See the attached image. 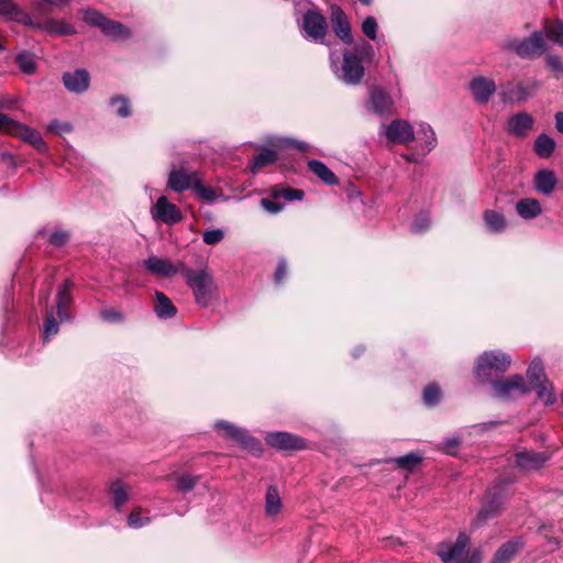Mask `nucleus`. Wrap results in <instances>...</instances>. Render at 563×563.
<instances>
[{"label": "nucleus", "mask_w": 563, "mask_h": 563, "mask_svg": "<svg viewBox=\"0 0 563 563\" xmlns=\"http://www.w3.org/2000/svg\"><path fill=\"white\" fill-rule=\"evenodd\" d=\"M543 31L547 33V37L552 42L559 44L563 48V22L555 21L550 22L547 20L543 25Z\"/></svg>", "instance_id": "nucleus-38"}, {"label": "nucleus", "mask_w": 563, "mask_h": 563, "mask_svg": "<svg viewBox=\"0 0 563 563\" xmlns=\"http://www.w3.org/2000/svg\"><path fill=\"white\" fill-rule=\"evenodd\" d=\"M499 95L504 102H523L532 96V91L523 84L508 82L501 86Z\"/></svg>", "instance_id": "nucleus-21"}, {"label": "nucleus", "mask_w": 563, "mask_h": 563, "mask_svg": "<svg viewBox=\"0 0 563 563\" xmlns=\"http://www.w3.org/2000/svg\"><path fill=\"white\" fill-rule=\"evenodd\" d=\"M272 196L274 199H285L288 201H296V200H301L305 196V192L300 189L276 186L272 190Z\"/></svg>", "instance_id": "nucleus-39"}, {"label": "nucleus", "mask_w": 563, "mask_h": 563, "mask_svg": "<svg viewBox=\"0 0 563 563\" xmlns=\"http://www.w3.org/2000/svg\"><path fill=\"white\" fill-rule=\"evenodd\" d=\"M282 509V500L276 486H269L265 496V511L268 516L277 515Z\"/></svg>", "instance_id": "nucleus-36"}, {"label": "nucleus", "mask_w": 563, "mask_h": 563, "mask_svg": "<svg viewBox=\"0 0 563 563\" xmlns=\"http://www.w3.org/2000/svg\"><path fill=\"white\" fill-rule=\"evenodd\" d=\"M421 461V456L416 453H409L404 456H399L396 459V463L405 470L415 468Z\"/></svg>", "instance_id": "nucleus-48"}, {"label": "nucleus", "mask_w": 563, "mask_h": 563, "mask_svg": "<svg viewBox=\"0 0 563 563\" xmlns=\"http://www.w3.org/2000/svg\"><path fill=\"white\" fill-rule=\"evenodd\" d=\"M543 31H534L529 37L518 40L509 38L505 41L504 47L515 52L523 59L540 57L548 48Z\"/></svg>", "instance_id": "nucleus-3"}, {"label": "nucleus", "mask_w": 563, "mask_h": 563, "mask_svg": "<svg viewBox=\"0 0 563 563\" xmlns=\"http://www.w3.org/2000/svg\"><path fill=\"white\" fill-rule=\"evenodd\" d=\"M71 284L66 280L57 291L56 296V314L60 322L70 321V314L68 308L71 305L73 298L70 294Z\"/></svg>", "instance_id": "nucleus-22"}, {"label": "nucleus", "mask_w": 563, "mask_h": 563, "mask_svg": "<svg viewBox=\"0 0 563 563\" xmlns=\"http://www.w3.org/2000/svg\"><path fill=\"white\" fill-rule=\"evenodd\" d=\"M555 126L556 130L563 134V112H558L555 114Z\"/></svg>", "instance_id": "nucleus-62"}, {"label": "nucleus", "mask_w": 563, "mask_h": 563, "mask_svg": "<svg viewBox=\"0 0 563 563\" xmlns=\"http://www.w3.org/2000/svg\"><path fill=\"white\" fill-rule=\"evenodd\" d=\"M547 65L555 73L563 74V63L556 55H548L545 57Z\"/></svg>", "instance_id": "nucleus-58"}, {"label": "nucleus", "mask_w": 563, "mask_h": 563, "mask_svg": "<svg viewBox=\"0 0 563 563\" xmlns=\"http://www.w3.org/2000/svg\"><path fill=\"white\" fill-rule=\"evenodd\" d=\"M150 522L148 517H141V512L139 509L133 510L128 518V525L131 528L139 529L144 527Z\"/></svg>", "instance_id": "nucleus-53"}, {"label": "nucleus", "mask_w": 563, "mask_h": 563, "mask_svg": "<svg viewBox=\"0 0 563 563\" xmlns=\"http://www.w3.org/2000/svg\"><path fill=\"white\" fill-rule=\"evenodd\" d=\"M461 443V439L459 437L448 438L442 441L440 448L448 454H454Z\"/></svg>", "instance_id": "nucleus-54"}, {"label": "nucleus", "mask_w": 563, "mask_h": 563, "mask_svg": "<svg viewBox=\"0 0 563 563\" xmlns=\"http://www.w3.org/2000/svg\"><path fill=\"white\" fill-rule=\"evenodd\" d=\"M261 206L269 213H278L284 209V205L279 202H275L268 198H263L261 200Z\"/></svg>", "instance_id": "nucleus-57"}, {"label": "nucleus", "mask_w": 563, "mask_h": 563, "mask_svg": "<svg viewBox=\"0 0 563 563\" xmlns=\"http://www.w3.org/2000/svg\"><path fill=\"white\" fill-rule=\"evenodd\" d=\"M441 398V389L437 385H429L423 390V401L427 406H434Z\"/></svg>", "instance_id": "nucleus-45"}, {"label": "nucleus", "mask_w": 563, "mask_h": 563, "mask_svg": "<svg viewBox=\"0 0 563 563\" xmlns=\"http://www.w3.org/2000/svg\"><path fill=\"white\" fill-rule=\"evenodd\" d=\"M15 136L21 137L23 141L30 143L34 148H36L40 152H46L47 145L44 142L42 135L34 129H31L27 125H24L20 123L18 126L16 133H14Z\"/></svg>", "instance_id": "nucleus-26"}, {"label": "nucleus", "mask_w": 563, "mask_h": 563, "mask_svg": "<svg viewBox=\"0 0 563 563\" xmlns=\"http://www.w3.org/2000/svg\"><path fill=\"white\" fill-rule=\"evenodd\" d=\"M68 233L65 231H55L49 236V242L56 246H62L68 241Z\"/></svg>", "instance_id": "nucleus-59"}, {"label": "nucleus", "mask_w": 563, "mask_h": 563, "mask_svg": "<svg viewBox=\"0 0 563 563\" xmlns=\"http://www.w3.org/2000/svg\"><path fill=\"white\" fill-rule=\"evenodd\" d=\"M33 29L44 30L48 33L59 34V35H71L75 33V29L71 24L65 21L58 20H49L45 23H34Z\"/></svg>", "instance_id": "nucleus-30"}, {"label": "nucleus", "mask_w": 563, "mask_h": 563, "mask_svg": "<svg viewBox=\"0 0 563 563\" xmlns=\"http://www.w3.org/2000/svg\"><path fill=\"white\" fill-rule=\"evenodd\" d=\"M550 460L548 452L522 450L516 453V464L523 471L541 468Z\"/></svg>", "instance_id": "nucleus-16"}, {"label": "nucleus", "mask_w": 563, "mask_h": 563, "mask_svg": "<svg viewBox=\"0 0 563 563\" xmlns=\"http://www.w3.org/2000/svg\"><path fill=\"white\" fill-rule=\"evenodd\" d=\"M394 100L389 92L380 87H373L368 91V100L366 101V109L377 115H385L393 113Z\"/></svg>", "instance_id": "nucleus-11"}, {"label": "nucleus", "mask_w": 563, "mask_h": 563, "mask_svg": "<svg viewBox=\"0 0 563 563\" xmlns=\"http://www.w3.org/2000/svg\"><path fill=\"white\" fill-rule=\"evenodd\" d=\"M2 158H3V159H10V161H12V156H11V154H9V153H4V154L2 155Z\"/></svg>", "instance_id": "nucleus-63"}, {"label": "nucleus", "mask_w": 563, "mask_h": 563, "mask_svg": "<svg viewBox=\"0 0 563 563\" xmlns=\"http://www.w3.org/2000/svg\"><path fill=\"white\" fill-rule=\"evenodd\" d=\"M499 508V503L497 500H492L490 503L484 505L478 511L476 518V525L486 521L488 518L493 517L497 509Z\"/></svg>", "instance_id": "nucleus-46"}, {"label": "nucleus", "mask_w": 563, "mask_h": 563, "mask_svg": "<svg viewBox=\"0 0 563 563\" xmlns=\"http://www.w3.org/2000/svg\"><path fill=\"white\" fill-rule=\"evenodd\" d=\"M114 507L120 510L121 507L129 500L131 487L120 479L114 481L110 486Z\"/></svg>", "instance_id": "nucleus-32"}, {"label": "nucleus", "mask_w": 563, "mask_h": 563, "mask_svg": "<svg viewBox=\"0 0 563 563\" xmlns=\"http://www.w3.org/2000/svg\"><path fill=\"white\" fill-rule=\"evenodd\" d=\"M265 441L272 448L280 451H298L306 448L303 439L288 432H271L265 437Z\"/></svg>", "instance_id": "nucleus-14"}, {"label": "nucleus", "mask_w": 563, "mask_h": 563, "mask_svg": "<svg viewBox=\"0 0 563 563\" xmlns=\"http://www.w3.org/2000/svg\"><path fill=\"white\" fill-rule=\"evenodd\" d=\"M101 318L106 321H111V322H120L123 320V316L121 314V312L113 310V309H108V310L101 311Z\"/></svg>", "instance_id": "nucleus-60"}, {"label": "nucleus", "mask_w": 563, "mask_h": 563, "mask_svg": "<svg viewBox=\"0 0 563 563\" xmlns=\"http://www.w3.org/2000/svg\"><path fill=\"white\" fill-rule=\"evenodd\" d=\"M152 216L165 224L173 225L181 221L180 209L170 202L165 196H161L152 208Z\"/></svg>", "instance_id": "nucleus-13"}, {"label": "nucleus", "mask_w": 563, "mask_h": 563, "mask_svg": "<svg viewBox=\"0 0 563 563\" xmlns=\"http://www.w3.org/2000/svg\"><path fill=\"white\" fill-rule=\"evenodd\" d=\"M86 23L101 29V31L115 40H123L130 36V31L119 22L111 21L93 9H87L82 13Z\"/></svg>", "instance_id": "nucleus-7"}, {"label": "nucleus", "mask_w": 563, "mask_h": 563, "mask_svg": "<svg viewBox=\"0 0 563 563\" xmlns=\"http://www.w3.org/2000/svg\"><path fill=\"white\" fill-rule=\"evenodd\" d=\"M156 302L154 311L158 318L168 319L173 318L177 313V309L172 300L162 291H155Z\"/></svg>", "instance_id": "nucleus-27"}, {"label": "nucleus", "mask_w": 563, "mask_h": 563, "mask_svg": "<svg viewBox=\"0 0 563 563\" xmlns=\"http://www.w3.org/2000/svg\"><path fill=\"white\" fill-rule=\"evenodd\" d=\"M199 180L197 172L188 170L185 167H175L169 172L167 186L176 192H183Z\"/></svg>", "instance_id": "nucleus-15"}, {"label": "nucleus", "mask_w": 563, "mask_h": 563, "mask_svg": "<svg viewBox=\"0 0 563 563\" xmlns=\"http://www.w3.org/2000/svg\"><path fill=\"white\" fill-rule=\"evenodd\" d=\"M328 32L325 18L314 10L307 11L302 16V36L311 42L322 43Z\"/></svg>", "instance_id": "nucleus-8"}, {"label": "nucleus", "mask_w": 563, "mask_h": 563, "mask_svg": "<svg viewBox=\"0 0 563 563\" xmlns=\"http://www.w3.org/2000/svg\"><path fill=\"white\" fill-rule=\"evenodd\" d=\"M537 391L538 398L545 405H553L556 400L554 388L551 382L543 379L533 385Z\"/></svg>", "instance_id": "nucleus-37"}, {"label": "nucleus", "mask_w": 563, "mask_h": 563, "mask_svg": "<svg viewBox=\"0 0 563 563\" xmlns=\"http://www.w3.org/2000/svg\"><path fill=\"white\" fill-rule=\"evenodd\" d=\"M558 184L556 175L553 170L541 169L533 178V186L537 192L544 196H550Z\"/></svg>", "instance_id": "nucleus-24"}, {"label": "nucleus", "mask_w": 563, "mask_h": 563, "mask_svg": "<svg viewBox=\"0 0 563 563\" xmlns=\"http://www.w3.org/2000/svg\"><path fill=\"white\" fill-rule=\"evenodd\" d=\"M279 148L273 147L266 148L262 151L258 155H256L253 159L251 172L256 174L261 168L268 166L276 162L277 159V151Z\"/></svg>", "instance_id": "nucleus-34"}, {"label": "nucleus", "mask_w": 563, "mask_h": 563, "mask_svg": "<svg viewBox=\"0 0 563 563\" xmlns=\"http://www.w3.org/2000/svg\"><path fill=\"white\" fill-rule=\"evenodd\" d=\"M533 125V119L529 113L520 112L508 121V131L517 136L525 135Z\"/></svg>", "instance_id": "nucleus-25"}, {"label": "nucleus", "mask_w": 563, "mask_h": 563, "mask_svg": "<svg viewBox=\"0 0 563 563\" xmlns=\"http://www.w3.org/2000/svg\"><path fill=\"white\" fill-rule=\"evenodd\" d=\"M287 274V265L284 260L278 262L276 272H275V282L276 284H280Z\"/></svg>", "instance_id": "nucleus-61"}, {"label": "nucleus", "mask_w": 563, "mask_h": 563, "mask_svg": "<svg viewBox=\"0 0 563 563\" xmlns=\"http://www.w3.org/2000/svg\"><path fill=\"white\" fill-rule=\"evenodd\" d=\"M522 547L520 540L504 543L495 553L490 563H509L518 550Z\"/></svg>", "instance_id": "nucleus-28"}, {"label": "nucleus", "mask_w": 563, "mask_h": 563, "mask_svg": "<svg viewBox=\"0 0 563 563\" xmlns=\"http://www.w3.org/2000/svg\"><path fill=\"white\" fill-rule=\"evenodd\" d=\"M484 222L487 230L492 233H501L507 227L505 217L495 210H486L484 212Z\"/></svg>", "instance_id": "nucleus-33"}, {"label": "nucleus", "mask_w": 563, "mask_h": 563, "mask_svg": "<svg viewBox=\"0 0 563 563\" xmlns=\"http://www.w3.org/2000/svg\"><path fill=\"white\" fill-rule=\"evenodd\" d=\"M194 188L207 201H212L216 198V191L211 187L202 186L200 177Z\"/></svg>", "instance_id": "nucleus-56"}, {"label": "nucleus", "mask_w": 563, "mask_h": 563, "mask_svg": "<svg viewBox=\"0 0 563 563\" xmlns=\"http://www.w3.org/2000/svg\"><path fill=\"white\" fill-rule=\"evenodd\" d=\"M470 90L477 103L485 104L496 91V85L493 79L477 76L471 80Z\"/></svg>", "instance_id": "nucleus-17"}, {"label": "nucleus", "mask_w": 563, "mask_h": 563, "mask_svg": "<svg viewBox=\"0 0 563 563\" xmlns=\"http://www.w3.org/2000/svg\"><path fill=\"white\" fill-rule=\"evenodd\" d=\"M331 22L336 36L345 44H352L353 36L346 14L338 5L331 7Z\"/></svg>", "instance_id": "nucleus-18"}, {"label": "nucleus", "mask_w": 563, "mask_h": 563, "mask_svg": "<svg viewBox=\"0 0 563 563\" xmlns=\"http://www.w3.org/2000/svg\"><path fill=\"white\" fill-rule=\"evenodd\" d=\"M15 62L19 68L27 75H31L36 69L34 57L29 53H21L16 56Z\"/></svg>", "instance_id": "nucleus-42"}, {"label": "nucleus", "mask_w": 563, "mask_h": 563, "mask_svg": "<svg viewBox=\"0 0 563 563\" xmlns=\"http://www.w3.org/2000/svg\"><path fill=\"white\" fill-rule=\"evenodd\" d=\"M214 428L222 437L236 442L252 454L258 455L262 452L261 443L251 437L246 430L224 420L217 421Z\"/></svg>", "instance_id": "nucleus-6"}, {"label": "nucleus", "mask_w": 563, "mask_h": 563, "mask_svg": "<svg viewBox=\"0 0 563 563\" xmlns=\"http://www.w3.org/2000/svg\"><path fill=\"white\" fill-rule=\"evenodd\" d=\"M555 150V141L547 134L539 135L534 141V152L539 157L549 158Z\"/></svg>", "instance_id": "nucleus-35"}, {"label": "nucleus", "mask_w": 563, "mask_h": 563, "mask_svg": "<svg viewBox=\"0 0 563 563\" xmlns=\"http://www.w3.org/2000/svg\"><path fill=\"white\" fill-rule=\"evenodd\" d=\"M516 211L523 219H534L541 214L542 209L537 199L526 198L516 203Z\"/></svg>", "instance_id": "nucleus-29"}, {"label": "nucleus", "mask_w": 563, "mask_h": 563, "mask_svg": "<svg viewBox=\"0 0 563 563\" xmlns=\"http://www.w3.org/2000/svg\"><path fill=\"white\" fill-rule=\"evenodd\" d=\"M378 24L374 16H367L362 23V32L369 40H376Z\"/></svg>", "instance_id": "nucleus-49"}, {"label": "nucleus", "mask_w": 563, "mask_h": 563, "mask_svg": "<svg viewBox=\"0 0 563 563\" xmlns=\"http://www.w3.org/2000/svg\"><path fill=\"white\" fill-rule=\"evenodd\" d=\"M115 112L121 118H128L131 114L130 102L122 96L113 97L110 101Z\"/></svg>", "instance_id": "nucleus-44"}, {"label": "nucleus", "mask_w": 563, "mask_h": 563, "mask_svg": "<svg viewBox=\"0 0 563 563\" xmlns=\"http://www.w3.org/2000/svg\"><path fill=\"white\" fill-rule=\"evenodd\" d=\"M48 131L58 135H63L71 131V125L67 122L54 120L49 123Z\"/></svg>", "instance_id": "nucleus-55"}, {"label": "nucleus", "mask_w": 563, "mask_h": 563, "mask_svg": "<svg viewBox=\"0 0 563 563\" xmlns=\"http://www.w3.org/2000/svg\"><path fill=\"white\" fill-rule=\"evenodd\" d=\"M415 139L417 140L420 151L423 154L430 153L433 148H435L438 144V139L434 130L429 123L426 122H421L418 124Z\"/></svg>", "instance_id": "nucleus-23"}, {"label": "nucleus", "mask_w": 563, "mask_h": 563, "mask_svg": "<svg viewBox=\"0 0 563 563\" xmlns=\"http://www.w3.org/2000/svg\"><path fill=\"white\" fill-rule=\"evenodd\" d=\"M510 364L511 357L504 352H484L477 360L474 373L479 380L486 382L492 377L493 372L504 373Z\"/></svg>", "instance_id": "nucleus-5"}, {"label": "nucleus", "mask_w": 563, "mask_h": 563, "mask_svg": "<svg viewBox=\"0 0 563 563\" xmlns=\"http://www.w3.org/2000/svg\"><path fill=\"white\" fill-rule=\"evenodd\" d=\"M180 265H186V263L178 261L174 264L170 260L156 255H150L143 261V267L150 274L159 278H170L177 274L181 275L183 267Z\"/></svg>", "instance_id": "nucleus-9"}, {"label": "nucleus", "mask_w": 563, "mask_h": 563, "mask_svg": "<svg viewBox=\"0 0 563 563\" xmlns=\"http://www.w3.org/2000/svg\"><path fill=\"white\" fill-rule=\"evenodd\" d=\"M382 129L390 143L406 144L415 140L413 129L408 121L397 119L387 125H382Z\"/></svg>", "instance_id": "nucleus-12"}, {"label": "nucleus", "mask_w": 563, "mask_h": 563, "mask_svg": "<svg viewBox=\"0 0 563 563\" xmlns=\"http://www.w3.org/2000/svg\"><path fill=\"white\" fill-rule=\"evenodd\" d=\"M309 169L327 185H336L338 177L335 174L322 162L311 159L308 162Z\"/></svg>", "instance_id": "nucleus-31"}, {"label": "nucleus", "mask_w": 563, "mask_h": 563, "mask_svg": "<svg viewBox=\"0 0 563 563\" xmlns=\"http://www.w3.org/2000/svg\"><path fill=\"white\" fill-rule=\"evenodd\" d=\"M493 389L494 395L500 399L518 397L529 391L523 377L520 375H512L506 379L494 382Z\"/></svg>", "instance_id": "nucleus-10"}, {"label": "nucleus", "mask_w": 563, "mask_h": 563, "mask_svg": "<svg viewBox=\"0 0 563 563\" xmlns=\"http://www.w3.org/2000/svg\"><path fill=\"white\" fill-rule=\"evenodd\" d=\"M267 144L269 146L276 147V148H285V147H295L301 152H305L309 148V145L305 142L292 140V139H282L277 136H273L267 139Z\"/></svg>", "instance_id": "nucleus-40"}, {"label": "nucleus", "mask_w": 563, "mask_h": 563, "mask_svg": "<svg viewBox=\"0 0 563 563\" xmlns=\"http://www.w3.org/2000/svg\"><path fill=\"white\" fill-rule=\"evenodd\" d=\"M223 238L224 232L222 229L207 230L202 234V241L208 245H216L220 243L223 240Z\"/></svg>", "instance_id": "nucleus-51"}, {"label": "nucleus", "mask_w": 563, "mask_h": 563, "mask_svg": "<svg viewBox=\"0 0 563 563\" xmlns=\"http://www.w3.org/2000/svg\"><path fill=\"white\" fill-rule=\"evenodd\" d=\"M187 286L191 289L195 301L200 307H208L217 295L218 287L208 265L201 266L199 269H192L187 264L180 265Z\"/></svg>", "instance_id": "nucleus-1"}, {"label": "nucleus", "mask_w": 563, "mask_h": 563, "mask_svg": "<svg viewBox=\"0 0 563 563\" xmlns=\"http://www.w3.org/2000/svg\"><path fill=\"white\" fill-rule=\"evenodd\" d=\"M198 476L181 474L177 477V488L183 493H188L196 486Z\"/></svg>", "instance_id": "nucleus-47"}, {"label": "nucleus", "mask_w": 563, "mask_h": 563, "mask_svg": "<svg viewBox=\"0 0 563 563\" xmlns=\"http://www.w3.org/2000/svg\"><path fill=\"white\" fill-rule=\"evenodd\" d=\"M63 81L67 90L75 93H82L89 88L90 76L86 69H76L65 73Z\"/></svg>", "instance_id": "nucleus-20"}, {"label": "nucleus", "mask_w": 563, "mask_h": 563, "mask_svg": "<svg viewBox=\"0 0 563 563\" xmlns=\"http://www.w3.org/2000/svg\"><path fill=\"white\" fill-rule=\"evenodd\" d=\"M470 538L460 533L454 544L443 543L438 550V555L444 563H481V554H468Z\"/></svg>", "instance_id": "nucleus-4"}, {"label": "nucleus", "mask_w": 563, "mask_h": 563, "mask_svg": "<svg viewBox=\"0 0 563 563\" xmlns=\"http://www.w3.org/2000/svg\"><path fill=\"white\" fill-rule=\"evenodd\" d=\"M527 376L532 385L547 379L542 361L539 357L532 360L528 367Z\"/></svg>", "instance_id": "nucleus-41"}, {"label": "nucleus", "mask_w": 563, "mask_h": 563, "mask_svg": "<svg viewBox=\"0 0 563 563\" xmlns=\"http://www.w3.org/2000/svg\"><path fill=\"white\" fill-rule=\"evenodd\" d=\"M430 223H431V221H430L429 214L428 213H420L415 219V221L412 223V227H411V230L415 233H422V232H424L426 230L429 229Z\"/></svg>", "instance_id": "nucleus-52"}, {"label": "nucleus", "mask_w": 563, "mask_h": 563, "mask_svg": "<svg viewBox=\"0 0 563 563\" xmlns=\"http://www.w3.org/2000/svg\"><path fill=\"white\" fill-rule=\"evenodd\" d=\"M373 47L367 42L357 44L353 51L343 54V60L336 76L344 84L350 86L358 85L365 74L363 59L372 57Z\"/></svg>", "instance_id": "nucleus-2"}, {"label": "nucleus", "mask_w": 563, "mask_h": 563, "mask_svg": "<svg viewBox=\"0 0 563 563\" xmlns=\"http://www.w3.org/2000/svg\"><path fill=\"white\" fill-rule=\"evenodd\" d=\"M58 331L59 324L55 319L54 309L52 308L51 310L47 311V317L44 324V340H48L49 338L54 336L55 334L58 333Z\"/></svg>", "instance_id": "nucleus-43"}, {"label": "nucleus", "mask_w": 563, "mask_h": 563, "mask_svg": "<svg viewBox=\"0 0 563 563\" xmlns=\"http://www.w3.org/2000/svg\"><path fill=\"white\" fill-rule=\"evenodd\" d=\"M19 122L11 119L9 115L0 112V132L14 135L16 133Z\"/></svg>", "instance_id": "nucleus-50"}, {"label": "nucleus", "mask_w": 563, "mask_h": 563, "mask_svg": "<svg viewBox=\"0 0 563 563\" xmlns=\"http://www.w3.org/2000/svg\"><path fill=\"white\" fill-rule=\"evenodd\" d=\"M0 14L9 21H14L25 26L34 25L31 15L14 3L13 0H0Z\"/></svg>", "instance_id": "nucleus-19"}, {"label": "nucleus", "mask_w": 563, "mask_h": 563, "mask_svg": "<svg viewBox=\"0 0 563 563\" xmlns=\"http://www.w3.org/2000/svg\"><path fill=\"white\" fill-rule=\"evenodd\" d=\"M358 1L365 5H369L372 3V0H358Z\"/></svg>", "instance_id": "nucleus-64"}]
</instances>
